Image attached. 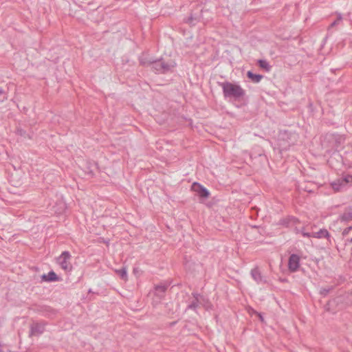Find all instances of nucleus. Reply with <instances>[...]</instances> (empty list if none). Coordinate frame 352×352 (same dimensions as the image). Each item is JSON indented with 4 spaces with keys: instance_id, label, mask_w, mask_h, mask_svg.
Masks as SVG:
<instances>
[{
    "instance_id": "1",
    "label": "nucleus",
    "mask_w": 352,
    "mask_h": 352,
    "mask_svg": "<svg viewBox=\"0 0 352 352\" xmlns=\"http://www.w3.org/2000/svg\"><path fill=\"white\" fill-rule=\"evenodd\" d=\"M225 98H234L239 100L242 98L245 94V90L239 85L230 82H224L221 84Z\"/></svg>"
},
{
    "instance_id": "2",
    "label": "nucleus",
    "mask_w": 352,
    "mask_h": 352,
    "mask_svg": "<svg viewBox=\"0 0 352 352\" xmlns=\"http://www.w3.org/2000/svg\"><path fill=\"white\" fill-rule=\"evenodd\" d=\"M72 255L68 251H64L56 258L58 265L65 272H70L72 270V265L71 263Z\"/></svg>"
},
{
    "instance_id": "3",
    "label": "nucleus",
    "mask_w": 352,
    "mask_h": 352,
    "mask_svg": "<svg viewBox=\"0 0 352 352\" xmlns=\"http://www.w3.org/2000/svg\"><path fill=\"white\" fill-rule=\"evenodd\" d=\"M149 64L153 69L159 73H166L171 70L175 66V63L172 60L165 63L164 61L160 60L151 62Z\"/></svg>"
},
{
    "instance_id": "4",
    "label": "nucleus",
    "mask_w": 352,
    "mask_h": 352,
    "mask_svg": "<svg viewBox=\"0 0 352 352\" xmlns=\"http://www.w3.org/2000/svg\"><path fill=\"white\" fill-rule=\"evenodd\" d=\"M349 183H352V175H347L333 181L331 185L335 191H340Z\"/></svg>"
},
{
    "instance_id": "5",
    "label": "nucleus",
    "mask_w": 352,
    "mask_h": 352,
    "mask_svg": "<svg viewBox=\"0 0 352 352\" xmlns=\"http://www.w3.org/2000/svg\"><path fill=\"white\" fill-rule=\"evenodd\" d=\"M47 323L45 322H33L30 325V336H38L45 329Z\"/></svg>"
},
{
    "instance_id": "6",
    "label": "nucleus",
    "mask_w": 352,
    "mask_h": 352,
    "mask_svg": "<svg viewBox=\"0 0 352 352\" xmlns=\"http://www.w3.org/2000/svg\"><path fill=\"white\" fill-rule=\"evenodd\" d=\"M300 256L296 254L290 255L288 261V269L290 272L298 271L300 267Z\"/></svg>"
},
{
    "instance_id": "7",
    "label": "nucleus",
    "mask_w": 352,
    "mask_h": 352,
    "mask_svg": "<svg viewBox=\"0 0 352 352\" xmlns=\"http://www.w3.org/2000/svg\"><path fill=\"white\" fill-rule=\"evenodd\" d=\"M192 189L201 198H208L209 197V191L198 183L195 182L192 186Z\"/></svg>"
},
{
    "instance_id": "8",
    "label": "nucleus",
    "mask_w": 352,
    "mask_h": 352,
    "mask_svg": "<svg viewBox=\"0 0 352 352\" xmlns=\"http://www.w3.org/2000/svg\"><path fill=\"white\" fill-rule=\"evenodd\" d=\"M252 278L258 283H265L266 280L263 278L258 267H254L251 270Z\"/></svg>"
},
{
    "instance_id": "9",
    "label": "nucleus",
    "mask_w": 352,
    "mask_h": 352,
    "mask_svg": "<svg viewBox=\"0 0 352 352\" xmlns=\"http://www.w3.org/2000/svg\"><path fill=\"white\" fill-rule=\"evenodd\" d=\"M36 310L38 312H40L44 316H50L52 314H54L53 309H52L50 307L45 305H39L36 307Z\"/></svg>"
},
{
    "instance_id": "10",
    "label": "nucleus",
    "mask_w": 352,
    "mask_h": 352,
    "mask_svg": "<svg viewBox=\"0 0 352 352\" xmlns=\"http://www.w3.org/2000/svg\"><path fill=\"white\" fill-rule=\"evenodd\" d=\"M168 287L167 285H159L155 287V294L160 298L162 299L165 294Z\"/></svg>"
},
{
    "instance_id": "11",
    "label": "nucleus",
    "mask_w": 352,
    "mask_h": 352,
    "mask_svg": "<svg viewBox=\"0 0 352 352\" xmlns=\"http://www.w3.org/2000/svg\"><path fill=\"white\" fill-rule=\"evenodd\" d=\"M312 237L316 239L326 238L329 239L330 237V234L327 230L320 229L318 232H312Z\"/></svg>"
},
{
    "instance_id": "12",
    "label": "nucleus",
    "mask_w": 352,
    "mask_h": 352,
    "mask_svg": "<svg viewBox=\"0 0 352 352\" xmlns=\"http://www.w3.org/2000/svg\"><path fill=\"white\" fill-rule=\"evenodd\" d=\"M340 219L343 221H352V208H346L343 214L340 216Z\"/></svg>"
},
{
    "instance_id": "13",
    "label": "nucleus",
    "mask_w": 352,
    "mask_h": 352,
    "mask_svg": "<svg viewBox=\"0 0 352 352\" xmlns=\"http://www.w3.org/2000/svg\"><path fill=\"white\" fill-rule=\"evenodd\" d=\"M42 279L45 281H56L58 278L55 272L53 271L50 272L47 274H43Z\"/></svg>"
},
{
    "instance_id": "14",
    "label": "nucleus",
    "mask_w": 352,
    "mask_h": 352,
    "mask_svg": "<svg viewBox=\"0 0 352 352\" xmlns=\"http://www.w3.org/2000/svg\"><path fill=\"white\" fill-rule=\"evenodd\" d=\"M247 76L254 83L259 82L263 78L262 75L253 74L250 71L247 72Z\"/></svg>"
},
{
    "instance_id": "15",
    "label": "nucleus",
    "mask_w": 352,
    "mask_h": 352,
    "mask_svg": "<svg viewBox=\"0 0 352 352\" xmlns=\"http://www.w3.org/2000/svg\"><path fill=\"white\" fill-rule=\"evenodd\" d=\"M298 220L294 217H288L280 221V224L285 227H289L292 224H294Z\"/></svg>"
},
{
    "instance_id": "16",
    "label": "nucleus",
    "mask_w": 352,
    "mask_h": 352,
    "mask_svg": "<svg viewBox=\"0 0 352 352\" xmlns=\"http://www.w3.org/2000/svg\"><path fill=\"white\" fill-rule=\"evenodd\" d=\"M258 65L261 69L266 72H270L271 70L272 67L266 60H258Z\"/></svg>"
},
{
    "instance_id": "17",
    "label": "nucleus",
    "mask_w": 352,
    "mask_h": 352,
    "mask_svg": "<svg viewBox=\"0 0 352 352\" xmlns=\"http://www.w3.org/2000/svg\"><path fill=\"white\" fill-rule=\"evenodd\" d=\"M116 272L122 279L124 280H127V271L126 267H122V269L116 270Z\"/></svg>"
},
{
    "instance_id": "18",
    "label": "nucleus",
    "mask_w": 352,
    "mask_h": 352,
    "mask_svg": "<svg viewBox=\"0 0 352 352\" xmlns=\"http://www.w3.org/2000/svg\"><path fill=\"white\" fill-rule=\"evenodd\" d=\"M8 99L7 93L2 89L0 88V102H3Z\"/></svg>"
},
{
    "instance_id": "19",
    "label": "nucleus",
    "mask_w": 352,
    "mask_h": 352,
    "mask_svg": "<svg viewBox=\"0 0 352 352\" xmlns=\"http://www.w3.org/2000/svg\"><path fill=\"white\" fill-rule=\"evenodd\" d=\"M296 233H301V234L304 237H312V232L311 233L307 232L305 231L304 228H302L301 230H300L298 229H296Z\"/></svg>"
},
{
    "instance_id": "20",
    "label": "nucleus",
    "mask_w": 352,
    "mask_h": 352,
    "mask_svg": "<svg viewBox=\"0 0 352 352\" xmlns=\"http://www.w3.org/2000/svg\"><path fill=\"white\" fill-rule=\"evenodd\" d=\"M342 21V16L340 14H339L336 19L331 25L329 28L334 27L340 23V22Z\"/></svg>"
},
{
    "instance_id": "21",
    "label": "nucleus",
    "mask_w": 352,
    "mask_h": 352,
    "mask_svg": "<svg viewBox=\"0 0 352 352\" xmlns=\"http://www.w3.org/2000/svg\"><path fill=\"white\" fill-rule=\"evenodd\" d=\"M330 290H331V288H322L320 290V294L323 296H326L329 294Z\"/></svg>"
},
{
    "instance_id": "22",
    "label": "nucleus",
    "mask_w": 352,
    "mask_h": 352,
    "mask_svg": "<svg viewBox=\"0 0 352 352\" xmlns=\"http://www.w3.org/2000/svg\"><path fill=\"white\" fill-rule=\"evenodd\" d=\"M352 230V226H349L346 228H345L344 230H343V232H342V234L344 236H346L349 232Z\"/></svg>"
},
{
    "instance_id": "23",
    "label": "nucleus",
    "mask_w": 352,
    "mask_h": 352,
    "mask_svg": "<svg viewBox=\"0 0 352 352\" xmlns=\"http://www.w3.org/2000/svg\"><path fill=\"white\" fill-rule=\"evenodd\" d=\"M188 307H189L190 309H195V308L196 307V304H195V303H192V304H190V305L188 306Z\"/></svg>"
},
{
    "instance_id": "24",
    "label": "nucleus",
    "mask_w": 352,
    "mask_h": 352,
    "mask_svg": "<svg viewBox=\"0 0 352 352\" xmlns=\"http://www.w3.org/2000/svg\"><path fill=\"white\" fill-rule=\"evenodd\" d=\"M258 316H259V318L261 319V320L263 321V318L261 314H259Z\"/></svg>"
},
{
    "instance_id": "25",
    "label": "nucleus",
    "mask_w": 352,
    "mask_h": 352,
    "mask_svg": "<svg viewBox=\"0 0 352 352\" xmlns=\"http://www.w3.org/2000/svg\"><path fill=\"white\" fill-rule=\"evenodd\" d=\"M350 242H352V238L350 239Z\"/></svg>"
}]
</instances>
